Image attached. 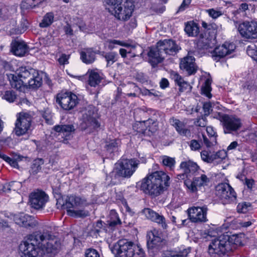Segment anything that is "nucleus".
<instances>
[{
  "mask_svg": "<svg viewBox=\"0 0 257 257\" xmlns=\"http://www.w3.org/2000/svg\"><path fill=\"white\" fill-rule=\"evenodd\" d=\"M128 46H125L127 48H130L128 51V54H132L131 57H135L142 55L143 53L144 50L142 47H141L138 44H131L127 43Z\"/></svg>",
  "mask_w": 257,
  "mask_h": 257,
  "instance_id": "36",
  "label": "nucleus"
},
{
  "mask_svg": "<svg viewBox=\"0 0 257 257\" xmlns=\"http://www.w3.org/2000/svg\"><path fill=\"white\" fill-rule=\"evenodd\" d=\"M162 162L163 165L169 168L170 171L174 170L176 164L175 158L164 156L162 158Z\"/></svg>",
  "mask_w": 257,
  "mask_h": 257,
  "instance_id": "40",
  "label": "nucleus"
},
{
  "mask_svg": "<svg viewBox=\"0 0 257 257\" xmlns=\"http://www.w3.org/2000/svg\"><path fill=\"white\" fill-rule=\"evenodd\" d=\"M194 124L197 126L205 127L207 125L206 116H202L194 121Z\"/></svg>",
  "mask_w": 257,
  "mask_h": 257,
  "instance_id": "52",
  "label": "nucleus"
},
{
  "mask_svg": "<svg viewBox=\"0 0 257 257\" xmlns=\"http://www.w3.org/2000/svg\"><path fill=\"white\" fill-rule=\"evenodd\" d=\"M251 205L250 202H242L238 203L236 210L238 213H245L251 210Z\"/></svg>",
  "mask_w": 257,
  "mask_h": 257,
  "instance_id": "43",
  "label": "nucleus"
},
{
  "mask_svg": "<svg viewBox=\"0 0 257 257\" xmlns=\"http://www.w3.org/2000/svg\"><path fill=\"white\" fill-rule=\"evenodd\" d=\"M11 51L16 56L22 57L29 52V48L25 42L15 40L11 43Z\"/></svg>",
  "mask_w": 257,
  "mask_h": 257,
  "instance_id": "25",
  "label": "nucleus"
},
{
  "mask_svg": "<svg viewBox=\"0 0 257 257\" xmlns=\"http://www.w3.org/2000/svg\"><path fill=\"white\" fill-rule=\"evenodd\" d=\"M61 243L58 238L48 231L35 232L21 244V257H48L47 253L55 254L60 249Z\"/></svg>",
  "mask_w": 257,
  "mask_h": 257,
  "instance_id": "1",
  "label": "nucleus"
},
{
  "mask_svg": "<svg viewBox=\"0 0 257 257\" xmlns=\"http://www.w3.org/2000/svg\"><path fill=\"white\" fill-rule=\"evenodd\" d=\"M44 164V160L42 159L38 158L33 161L31 167L32 173L34 175L39 172L42 169V165Z\"/></svg>",
  "mask_w": 257,
  "mask_h": 257,
  "instance_id": "42",
  "label": "nucleus"
},
{
  "mask_svg": "<svg viewBox=\"0 0 257 257\" xmlns=\"http://www.w3.org/2000/svg\"><path fill=\"white\" fill-rule=\"evenodd\" d=\"M213 156H215V160L218 158L223 159L225 157L226 153L223 150L219 151L216 153L215 154H213Z\"/></svg>",
  "mask_w": 257,
  "mask_h": 257,
  "instance_id": "63",
  "label": "nucleus"
},
{
  "mask_svg": "<svg viewBox=\"0 0 257 257\" xmlns=\"http://www.w3.org/2000/svg\"><path fill=\"white\" fill-rule=\"evenodd\" d=\"M214 40L206 32L201 34L197 43V47L200 50H207L214 45Z\"/></svg>",
  "mask_w": 257,
  "mask_h": 257,
  "instance_id": "27",
  "label": "nucleus"
},
{
  "mask_svg": "<svg viewBox=\"0 0 257 257\" xmlns=\"http://www.w3.org/2000/svg\"><path fill=\"white\" fill-rule=\"evenodd\" d=\"M13 220L15 223L20 225L27 227L33 225V218L31 216L24 213H20L13 216Z\"/></svg>",
  "mask_w": 257,
  "mask_h": 257,
  "instance_id": "29",
  "label": "nucleus"
},
{
  "mask_svg": "<svg viewBox=\"0 0 257 257\" xmlns=\"http://www.w3.org/2000/svg\"><path fill=\"white\" fill-rule=\"evenodd\" d=\"M211 104L210 102H205L204 103L203 106V109L204 111V116H207L209 115L210 111L212 110Z\"/></svg>",
  "mask_w": 257,
  "mask_h": 257,
  "instance_id": "59",
  "label": "nucleus"
},
{
  "mask_svg": "<svg viewBox=\"0 0 257 257\" xmlns=\"http://www.w3.org/2000/svg\"><path fill=\"white\" fill-rule=\"evenodd\" d=\"M56 102L66 110L73 109L78 103L77 96L71 92L58 94Z\"/></svg>",
  "mask_w": 257,
  "mask_h": 257,
  "instance_id": "13",
  "label": "nucleus"
},
{
  "mask_svg": "<svg viewBox=\"0 0 257 257\" xmlns=\"http://www.w3.org/2000/svg\"><path fill=\"white\" fill-rule=\"evenodd\" d=\"M190 3V1L189 0H188L187 2L186 0H184L180 6L178 8L177 13L184 11L185 9L189 6Z\"/></svg>",
  "mask_w": 257,
  "mask_h": 257,
  "instance_id": "60",
  "label": "nucleus"
},
{
  "mask_svg": "<svg viewBox=\"0 0 257 257\" xmlns=\"http://www.w3.org/2000/svg\"><path fill=\"white\" fill-rule=\"evenodd\" d=\"M43 117L45 119L46 122L48 124H52L53 120L52 115L49 110H46L43 114Z\"/></svg>",
  "mask_w": 257,
  "mask_h": 257,
  "instance_id": "54",
  "label": "nucleus"
},
{
  "mask_svg": "<svg viewBox=\"0 0 257 257\" xmlns=\"http://www.w3.org/2000/svg\"><path fill=\"white\" fill-rule=\"evenodd\" d=\"M246 53L253 60L257 61V47L255 45L251 44L248 46L246 48Z\"/></svg>",
  "mask_w": 257,
  "mask_h": 257,
  "instance_id": "45",
  "label": "nucleus"
},
{
  "mask_svg": "<svg viewBox=\"0 0 257 257\" xmlns=\"http://www.w3.org/2000/svg\"><path fill=\"white\" fill-rule=\"evenodd\" d=\"M180 168L183 170L186 176L190 173L194 174L199 169V167L197 164L191 160L181 162L180 165Z\"/></svg>",
  "mask_w": 257,
  "mask_h": 257,
  "instance_id": "31",
  "label": "nucleus"
},
{
  "mask_svg": "<svg viewBox=\"0 0 257 257\" xmlns=\"http://www.w3.org/2000/svg\"><path fill=\"white\" fill-rule=\"evenodd\" d=\"M157 43L160 50L163 52L165 57L168 55L174 56L181 50V47L172 39L160 40Z\"/></svg>",
  "mask_w": 257,
  "mask_h": 257,
  "instance_id": "19",
  "label": "nucleus"
},
{
  "mask_svg": "<svg viewBox=\"0 0 257 257\" xmlns=\"http://www.w3.org/2000/svg\"><path fill=\"white\" fill-rule=\"evenodd\" d=\"M109 220L107 221L108 228L113 230L117 225H120L121 222L118 217L117 213L114 210H111L109 213Z\"/></svg>",
  "mask_w": 257,
  "mask_h": 257,
  "instance_id": "33",
  "label": "nucleus"
},
{
  "mask_svg": "<svg viewBox=\"0 0 257 257\" xmlns=\"http://www.w3.org/2000/svg\"><path fill=\"white\" fill-rule=\"evenodd\" d=\"M54 19V15L52 12L46 13L39 24L40 27L45 28L49 27L53 23Z\"/></svg>",
  "mask_w": 257,
  "mask_h": 257,
  "instance_id": "35",
  "label": "nucleus"
},
{
  "mask_svg": "<svg viewBox=\"0 0 257 257\" xmlns=\"http://www.w3.org/2000/svg\"><path fill=\"white\" fill-rule=\"evenodd\" d=\"M206 11L209 16L213 19H216L222 15L221 12L215 10L213 9L207 10Z\"/></svg>",
  "mask_w": 257,
  "mask_h": 257,
  "instance_id": "57",
  "label": "nucleus"
},
{
  "mask_svg": "<svg viewBox=\"0 0 257 257\" xmlns=\"http://www.w3.org/2000/svg\"><path fill=\"white\" fill-rule=\"evenodd\" d=\"M189 146L192 151H198L201 148V144L196 140H192L189 143Z\"/></svg>",
  "mask_w": 257,
  "mask_h": 257,
  "instance_id": "56",
  "label": "nucleus"
},
{
  "mask_svg": "<svg viewBox=\"0 0 257 257\" xmlns=\"http://www.w3.org/2000/svg\"><path fill=\"white\" fill-rule=\"evenodd\" d=\"M125 0H104V3L110 6L112 9V12L114 11V8L116 6H119L120 3H122Z\"/></svg>",
  "mask_w": 257,
  "mask_h": 257,
  "instance_id": "51",
  "label": "nucleus"
},
{
  "mask_svg": "<svg viewBox=\"0 0 257 257\" xmlns=\"http://www.w3.org/2000/svg\"><path fill=\"white\" fill-rule=\"evenodd\" d=\"M97 113L94 106L89 105L82 111L80 126L82 129H96L100 126V123L96 118Z\"/></svg>",
  "mask_w": 257,
  "mask_h": 257,
  "instance_id": "7",
  "label": "nucleus"
},
{
  "mask_svg": "<svg viewBox=\"0 0 257 257\" xmlns=\"http://www.w3.org/2000/svg\"><path fill=\"white\" fill-rule=\"evenodd\" d=\"M148 56L149 62L153 67H155L159 63L163 62L165 58L163 52H161L159 47H158V43H157L155 47L150 48Z\"/></svg>",
  "mask_w": 257,
  "mask_h": 257,
  "instance_id": "21",
  "label": "nucleus"
},
{
  "mask_svg": "<svg viewBox=\"0 0 257 257\" xmlns=\"http://www.w3.org/2000/svg\"><path fill=\"white\" fill-rule=\"evenodd\" d=\"M14 185H17L18 187L21 186V184L18 182L12 181L9 183L5 184L3 186V191L5 193H9L11 190L16 191V188L13 187Z\"/></svg>",
  "mask_w": 257,
  "mask_h": 257,
  "instance_id": "46",
  "label": "nucleus"
},
{
  "mask_svg": "<svg viewBox=\"0 0 257 257\" xmlns=\"http://www.w3.org/2000/svg\"><path fill=\"white\" fill-rule=\"evenodd\" d=\"M27 84L30 87L33 88H36L40 87L42 84V79L39 76L35 77L33 75L28 80Z\"/></svg>",
  "mask_w": 257,
  "mask_h": 257,
  "instance_id": "44",
  "label": "nucleus"
},
{
  "mask_svg": "<svg viewBox=\"0 0 257 257\" xmlns=\"http://www.w3.org/2000/svg\"><path fill=\"white\" fill-rule=\"evenodd\" d=\"M203 141L204 145L207 147L210 148L211 146L217 144L216 138H207L206 136L202 135Z\"/></svg>",
  "mask_w": 257,
  "mask_h": 257,
  "instance_id": "49",
  "label": "nucleus"
},
{
  "mask_svg": "<svg viewBox=\"0 0 257 257\" xmlns=\"http://www.w3.org/2000/svg\"><path fill=\"white\" fill-rule=\"evenodd\" d=\"M208 208L206 206L202 207L193 206L188 209L189 218L192 222L202 223L207 221V212Z\"/></svg>",
  "mask_w": 257,
  "mask_h": 257,
  "instance_id": "15",
  "label": "nucleus"
},
{
  "mask_svg": "<svg viewBox=\"0 0 257 257\" xmlns=\"http://www.w3.org/2000/svg\"><path fill=\"white\" fill-rule=\"evenodd\" d=\"M69 56L66 54H62L58 59V62L61 65H64L68 63Z\"/></svg>",
  "mask_w": 257,
  "mask_h": 257,
  "instance_id": "62",
  "label": "nucleus"
},
{
  "mask_svg": "<svg viewBox=\"0 0 257 257\" xmlns=\"http://www.w3.org/2000/svg\"><path fill=\"white\" fill-rule=\"evenodd\" d=\"M179 90L180 92H190L191 90L192 86L190 84L184 80L179 85Z\"/></svg>",
  "mask_w": 257,
  "mask_h": 257,
  "instance_id": "50",
  "label": "nucleus"
},
{
  "mask_svg": "<svg viewBox=\"0 0 257 257\" xmlns=\"http://www.w3.org/2000/svg\"><path fill=\"white\" fill-rule=\"evenodd\" d=\"M87 74L89 76L88 82L90 86L95 87L100 83L102 80V77L98 72L94 70H89Z\"/></svg>",
  "mask_w": 257,
  "mask_h": 257,
  "instance_id": "32",
  "label": "nucleus"
},
{
  "mask_svg": "<svg viewBox=\"0 0 257 257\" xmlns=\"http://www.w3.org/2000/svg\"><path fill=\"white\" fill-rule=\"evenodd\" d=\"M59 200L58 202L64 208L67 209L69 215L73 217H85L88 215V212L83 210H74L71 208H75L79 206L81 203L79 197L75 196H70L66 200L65 203L61 204Z\"/></svg>",
  "mask_w": 257,
  "mask_h": 257,
  "instance_id": "9",
  "label": "nucleus"
},
{
  "mask_svg": "<svg viewBox=\"0 0 257 257\" xmlns=\"http://www.w3.org/2000/svg\"><path fill=\"white\" fill-rule=\"evenodd\" d=\"M170 122L180 135L187 138L191 137V131L186 127V124L184 122L174 117L170 119Z\"/></svg>",
  "mask_w": 257,
  "mask_h": 257,
  "instance_id": "26",
  "label": "nucleus"
},
{
  "mask_svg": "<svg viewBox=\"0 0 257 257\" xmlns=\"http://www.w3.org/2000/svg\"><path fill=\"white\" fill-rule=\"evenodd\" d=\"M216 195L224 204L234 202L236 199V194L233 189L227 183H221L217 185Z\"/></svg>",
  "mask_w": 257,
  "mask_h": 257,
  "instance_id": "11",
  "label": "nucleus"
},
{
  "mask_svg": "<svg viewBox=\"0 0 257 257\" xmlns=\"http://www.w3.org/2000/svg\"><path fill=\"white\" fill-rule=\"evenodd\" d=\"M0 95H2V97L3 99L10 103L14 102L17 96L15 91L13 90H7L4 94L1 93Z\"/></svg>",
  "mask_w": 257,
  "mask_h": 257,
  "instance_id": "41",
  "label": "nucleus"
},
{
  "mask_svg": "<svg viewBox=\"0 0 257 257\" xmlns=\"http://www.w3.org/2000/svg\"><path fill=\"white\" fill-rule=\"evenodd\" d=\"M215 156L206 151H203L201 152V157L202 160L207 163H212L215 160Z\"/></svg>",
  "mask_w": 257,
  "mask_h": 257,
  "instance_id": "47",
  "label": "nucleus"
},
{
  "mask_svg": "<svg viewBox=\"0 0 257 257\" xmlns=\"http://www.w3.org/2000/svg\"><path fill=\"white\" fill-rule=\"evenodd\" d=\"M206 132L209 138H216L217 135L212 126H207Z\"/></svg>",
  "mask_w": 257,
  "mask_h": 257,
  "instance_id": "61",
  "label": "nucleus"
},
{
  "mask_svg": "<svg viewBox=\"0 0 257 257\" xmlns=\"http://www.w3.org/2000/svg\"><path fill=\"white\" fill-rule=\"evenodd\" d=\"M235 48V46L234 44L225 43L214 49L211 53L212 57L214 60L218 61L221 58L232 53Z\"/></svg>",
  "mask_w": 257,
  "mask_h": 257,
  "instance_id": "20",
  "label": "nucleus"
},
{
  "mask_svg": "<svg viewBox=\"0 0 257 257\" xmlns=\"http://www.w3.org/2000/svg\"><path fill=\"white\" fill-rule=\"evenodd\" d=\"M195 59L191 56H187L181 60L180 63L181 69L185 71L189 75L195 73L196 67L195 64Z\"/></svg>",
  "mask_w": 257,
  "mask_h": 257,
  "instance_id": "24",
  "label": "nucleus"
},
{
  "mask_svg": "<svg viewBox=\"0 0 257 257\" xmlns=\"http://www.w3.org/2000/svg\"><path fill=\"white\" fill-rule=\"evenodd\" d=\"M134 6L131 0H125L119 6L114 8V16L118 20L126 21L130 19L134 11Z\"/></svg>",
  "mask_w": 257,
  "mask_h": 257,
  "instance_id": "12",
  "label": "nucleus"
},
{
  "mask_svg": "<svg viewBox=\"0 0 257 257\" xmlns=\"http://www.w3.org/2000/svg\"><path fill=\"white\" fill-rule=\"evenodd\" d=\"M115 257H145L140 246L126 239L119 240L112 249Z\"/></svg>",
  "mask_w": 257,
  "mask_h": 257,
  "instance_id": "4",
  "label": "nucleus"
},
{
  "mask_svg": "<svg viewBox=\"0 0 257 257\" xmlns=\"http://www.w3.org/2000/svg\"><path fill=\"white\" fill-rule=\"evenodd\" d=\"M210 180L205 174H202L198 176H195L192 180H184V185L188 191L192 193L197 194L198 191L203 192L206 187L208 186Z\"/></svg>",
  "mask_w": 257,
  "mask_h": 257,
  "instance_id": "8",
  "label": "nucleus"
},
{
  "mask_svg": "<svg viewBox=\"0 0 257 257\" xmlns=\"http://www.w3.org/2000/svg\"><path fill=\"white\" fill-rule=\"evenodd\" d=\"M85 257H100V255L96 249L89 248L85 252Z\"/></svg>",
  "mask_w": 257,
  "mask_h": 257,
  "instance_id": "58",
  "label": "nucleus"
},
{
  "mask_svg": "<svg viewBox=\"0 0 257 257\" xmlns=\"http://www.w3.org/2000/svg\"><path fill=\"white\" fill-rule=\"evenodd\" d=\"M219 116L225 134H232L241 127L242 122L237 117L225 114H219Z\"/></svg>",
  "mask_w": 257,
  "mask_h": 257,
  "instance_id": "10",
  "label": "nucleus"
},
{
  "mask_svg": "<svg viewBox=\"0 0 257 257\" xmlns=\"http://www.w3.org/2000/svg\"><path fill=\"white\" fill-rule=\"evenodd\" d=\"M53 130L59 133L62 137H65L62 141L64 144H67L68 140L71 137V133L74 132L75 128L72 124L56 125L54 126Z\"/></svg>",
  "mask_w": 257,
  "mask_h": 257,
  "instance_id": "23",
  "label": "nucleus"
},
{
  "mask_svg": "<svg viewBox=\"0 0 257 257\" xmlns=\"http://www.w3.org/2000/svg\"><path fill=\"white\" fill-rule=\"evenodd\" d=\"M140 163V161L136 159H121L115 164L109 175L114 179L119 177L129 178L136 171Z\"/></svg>",
  "mask_w": 257,
  "mask_h": 257,
  "instance_id": "3",
  "label": "nucleus"
},
{
  "mask_svg": "<svg viewBox=\"0 0 257 257\" xmlns=\"http://www.w3.org/2000/svg\"><path fill=\"white\" fill-rule=\"evenodd\" d=\"M29 198L31 206L36 210L42 209L49 200L48 195L41 190L31 193Z\"/></svg>",
  "mask_w": 257,
  "mask_h": 257,
  "instance_id": "16",
  "label": "nucleus"
},
{
  "mask_svg": "<svg viewBox=\"0 0 257 257\" xmlns=\"http://www.w3.org/2000/svg\"><path fill=\"white\" fill-rule=\"evenodd\" d=\"M170 184V177L163 171H157L143 179L141 189L145 193L154 198L162 194Z\"/></svg>",
  "mask_w": 257,
  "mask_h": 257,
  "instance_id": "2",
  "label": "nucleus"
},
{
  "mask_svg": "<svg viewBox=\"0 0 257 257\" xmlns=\"http://www.w3.org/2000/svg\"><path fill=\"white\" fill-rule=\"evenodd\" d=\"M244 184H245L248 189L252 188L253 185L254 184V181L253 179H249L247 178H245L244 182H243Z\"/></svg>",
  "mask_w": 257,
  "mask_h": 257,
  "instance_id": "64",
  "label": "nucleus"
},
{
  "mask_svg": "<svg viewBox=\"0 0 257 257\" xmlns=\"http://www.w3.org/2000/svg\"><path fill=\"white\" fill-rule=\"evenodd\" d=\"M95 54L91 48L85 49L80 52V59L84 63L90 64L95 61Z\"/></svg>",
  "mask_w": 257,
  "mask_h": 257,
  "instance_id": "30",
  "label": "nucleus"
},
{
  "mask_svg": "<svg viewBox=\"0 0 257 257\" xmlns=\"http://www.w3.org/2000/svg\"><path fill=\"white\" fill-rule=\"evenodd\" d=\"M121 142L119 140H112L106 143L105 148L108 153L111 154L117 150Z\"/></svg>",
  "mask_w": 257,
  "mask_h": 257,
  "instance_id": "37",
  "label": "nucleus"
},
{
  "mask_svg": "<svg viewBox=\"0 0 257 257\" xmlns=\"http://www.w3.org/2000/svg\"><path fill=\"white\" fill-rule=\"evenodd\" d=\"M190 252V248L183 249L172 255V257H187Z\"/></svg>",
  "mask_w": 257,
  "mask_h": 257,
  "instance_id": "53",
  "label": "nucleus"
},
{
  "mask_svg": "<svg viewBox=\"0 0 257 257\" xmlns=\"http://www.w3.org/2000/svg\"><path fill=\"white\" fill-rule=\"evenodd\" d=\"M147 237V243L149 247L151 248L154 247L162 241L161 233L155 229L148 232Z\"/></svg>",
  "mask_w": 257,
  "mask_h": 257,
  "instance_id": "28",
  "label": "nucleus"
},
{
  "mask_svg": "<svg viewBox=\"0 0 257 257\" xmlns=\"http://www.w3.org/2000/svg\"><path fill=\"white\" fill-rule=\"evenodd\" d=\"M134 130L139 133L150 135L155 133L158 129V122L153 119L139 121L133 126Z\"/></svg>",
  "mask_w": 257,
  "mask_h": 257,
  "instance_id": "17",
  "label": "nucleus"
},
{
  "mask_svg": "<svg viewBox=\"0 0 257 257\" xmlns=\"http://www.w3.org/2000/svg\"><path fill=\"white\" fill-rule=\"evenodd\" d=\"M199 27L198 25L192 22H188L184 29L185 32L189 36H196L199 33Z\"/></svg>",
  "mask_w": 257,
  "mask_h": 257,
  "instance_id": "34",
  "label": "nucleus"
},
{
  "mask_svg": "<svg viewBox=\"0 0 257 257\" xmlns=\"http://www.w3.org/2000/svg\"><path fill=\"white\" fill-rule=\"evenodd\" d=\"M31 117L27 113H20L15 123L14 132L18 136L26 134L31 125Z\"/></svg>",
  "mask_w": 257,
  "mask_h": 257,
  "instance_id": "14",
  "label": "nucleus"
},
{
  "mask_svg": "<svg viewBox=\"0 0 257 257\" xmlns=\"http://www.w3.org/2000/svg\"><path fill=\"white\" fill-rule=\"evenodd\" d=\"M211 80L209 79H207L205 81L204 86L202 88V91L207 97L210 98L211 96Z\"/></svg>",
  "mask_w": 257,
  "mask_h": 257,
  "instance_id": "48",
  "label": "nucleus"
},
{
  "mask_svg": "<svg viewBox=\"0 0 257 257\" xmlns=\"http://www.w3.org/2000/svg\"><path fill=\"white\" fill-rule=\"evenodd\" d=\"M101 55L105 59L107 62V67L110 66L117 61V54L114 52H109L105 53L102 52Z\"/></svg>",
  "mask_w": 257,
  "mask_h": 257,
  "instance_id": "38",
  "label": "nucleus"
},
{
  "mask_svg": "<svg viewBox=\"0 0 257 257\" xmlns=\"http://www.w3.org/2000/svg\"><path fill=\"white\" fill-rule=\"evenodd\" d=\"M142 213L148 219L157 223L163 229H166L168 227L165 218L152 209L149 208H144L142 210Z\"/></svg>",
  "mask_w": 257,
  "mask_h": 257,
  "instance_id": "22",
  "label": "nucleus"
},
{
  "mask_svg": "<svg viewBox=\"0 0 257 257\" xmlns=\"http://www.w3.org/2000/svg\"><path fill=\"white\" fill-rule=\"evenodd\" d=\"M34 70L27 67H21L16 71L17 76L14 74H7L8 79L13 88L20 89L22 86L27 84L28 80L32 76Z\"/></svg>",
  "mask_w": 257,
  "mask_h": 257,
  "instance_id": "6",
  "label": "nucleus"
},
{
  "mask_svg": "<svg viewBox=\"0 0 257 257\" xmlns=\"http://www.w3.org/2000/svg\"><path fill=\"white\" fill-rule=\"evenodd\" d=\"M238 30L243 38H257V22H244L239 25Z\"/></svg>",
  "mask_w": 257,
  "mask_h": 257,
  "instance_id": "18",
  "label": "nucleus"
},
{
  "mask_svg": "<svg viewBox=\"0 0 257 257\" xmlns=\"http://www.w3.org/2000/svg\"><path fill=\"white\" fill-rule=\"evenodd\" d=\"M171 76L178 86L184 81L182 77L176 72L173 71L171 73Z\"/></svg>",
  "mask_w": 257,
  "mask_h": 257,
  "instance_id": "55",
  "label": "nucleus"
},
{
  "mask_svg": "<svg viewBox=\"0 0 257 257\" xmlns=\"http://www.w3.org/2000/svg\"><path fill=\"white\" fill-rule=\"evenodd\" d=\"M230 237L222 234L212 239L208 246V253L210 257H224L231 250Z\"/></svg>",
  "mask_w": 257,
  "mask_h": 257,
  "instance_id": "5",
  "label": "nucleus"
},
{
  "mask_svg": "<svg viewBox=\"0 0 257 257\" xmlns=\"http://www.w3.org/2000/svg\"><path fill=\"white\" fill-rule=\"evenodd\" d=\"M39 5L37 0H23L21 3L20 7L23 11H24L33 9Z\"/></svg>",
  "mask_w": 257,
  "mask_h": 257,
  "instance_id": "39",
  "label": "nucleus"
}]
</instances>
